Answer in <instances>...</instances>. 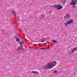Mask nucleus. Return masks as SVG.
I'll list each match as a JSON object with an SVG mask.
<instances>
[{"label":"nucleus","instance_id":"obj_1","mask_svg":"<svg viewBox=\"0 0 77 77\" xmlns=\"http://www.w3.org/2000/svg\"><path fill=\"white\" fill-rule=\"evenodd\" d=\"M56 63H57L56 61H53L51 63L47 64L46 66H44V68L45 69H50V68H53L54 66V65H55Z\"/></svg>","mask_w":77,"mask_h":77},{"label":"nucleus","instance_id":"obj_2","mask_svg":"<svg viewBox=\"0 0 77 77\" xmlns=\"http://www.w3.org/2000/svg\"><path fill=\"white\" fill-rule=\"evenodd\" d=\"M77 0H72L70 3V5H77Z\"/></svg>","mask_w":77,"mask_h":77},{"label":"nucleus","instance_id":"obj_3","mask_svg":"<svg viewBox=\"0 0 77 77\" xmlns=\"http://www.w3.org/2000/svg\"><path fill=\"white\" fill-rule=\"evenodd\" d=\"M77 51V48H74L73 49H72L71 51H70L69 52V54H73L75 51Z\"/></svg>","mask_w":77,"mask_h":77},{"label":"nucleus","instance_id":"obj_4","mask_svg":"<svg viewBox=\"0 0 77 77\" xmlns=\"http://www.w3.org/2000/svg\"><path fill=\"white\" fill-rule=\"evenodd\" d=\"M57 9L58 10H60L61 9H62L63 7L62 6H60L59 5H57L56 6Z\"/></svg>","mask_w":77,"mask_h":77},{"label":"nucleus","instance_id":"obj_5","mask_svg":"<svg viewBox=\"0 0 77 77\" xmlns=\"http://www.w3.org/2000/svg\"><path fill=\"white\" fill-rule=\"evenodd\" d=\"M11 14L13 15H16V12H15V11L14 10H13L12 11H11Z\"/></svg>","mask_w":77,"mask_h":77},{"label":"nucleus","instance_id":"obj_6","mask_svg":"<svg viewBox=\"0 0 77 77\" xmlns=\"http://www.w3.org/2000/svg\"><path fill=\"white\" fill-rule=\"evenodd\" d=\"M67 23L68 24H71V23H73V21L72 20H71L70 21H67Z\"/></svg>","mask_w":77,"mask_h":77},{"label":"nucleus","instance_id":"obj_7","mask_svg":"<svg viewBox=\"0 0 77 77\" xmlns=\"http://www.w3.org/2000/svg\"><path fill=\"white\" fill-rule=\"evenodd\" d=\"M64 18H69V15L68 14H67L66 15V16H64Z\"/></svg>","mask_w":77,"mask_h":77},{"label":"nucleus","instance_id":"obj_8","mask_svg":"<svg viewBox=\"0 0 77 77\" xmlns=\"http://www.w3.org/2000/svg\"><path fill=\"white\" fill-rule=\"evenodd\" d=\"M21 51V49L20 47L18 48L17 49V51Z\"/></svg>","mask_w":77,"mask_h":77},{"label":"nucleus","instance_id":"obj_9","mask_svg":"<svg viewBox=\"0 0 77 77\" xmlns=\"http://www.w3.org/2000/svg\"><path fill=\"white\" fill-rule=\"evenodd\" d=\"M62 2L63 4H65L66 2V0H62Z\"/></svg>","mask_w":77,"mask_h":77},{"label":"nucleus","instance_id":"obj_10","mask_svg":"<svg viewBox=\"0 0 77 77\" xmlns=\"http://www.w3.org/2000/svg\"><path fill=\"white\" fill-rule=\"evenodd\" d=\"M23 43H24V41L23 40L21 42H20V44L22 45H23Z\"/></svg>","mask_w":77,"mask_h":77},{"label":"nucleus","instance_id":"obj_11","mask_svg":"<svg viewBox=\"0 0 77 77\" xmlns=\"http://www.w3.org/2000/svg\"><path fill=\"white\" fill-rule=\"evenodd\" d=\"M52 42H54V43H56V40H54V39H53L52 40Z\"/></svg>","mask_w":77,"mask_h":77},{"label":"nucleus","instance_id":"obj_12","mask_svg":"<svg viewBox=\"0 0 77 77\" xmlns=\"http://www.w3.org/2000/svg\"><path fill=\"white\" fill-rule=\"evenodd\" d=\"M36 72H37L36 71H32V73H34V74H35V73H36Z\"/></svg>","mask_w":77,"mask_h":77},{"label":"nucleus","instance_id":"obj_13","mask_svg":"<svg viewBox=\"0 0 77 77\" xmlns=\"http://www.w3.org/2000/svg\"><path fill=\"white\" fill-rule=\"evenodd\" d=\"M16 41L17 42H19V41H20V39H19V38H17L16 39Z\"/></svg>","mask_w":77,"mask_h":77},{"label":"nucleus","instance_id":"obj_14","mask_svg":"<svg viewBox=\"0 0 77 77\" xmlns=\"http://www.w3.org/2000/svg\"><path fill=\"white\" fill-rule=\"evenodd\" d=\"M41 16H42V17H45V15L44 14H42Z\"/></svg>","mask_w":77,"mask_h":77},{"label":"nucleus","instance_id":"obj_15","mask_svg":"<svg viewBox=\"0 0 77 77\" xmlns=\"http://www.w3.org/2000/svg\"><path fill=\"white\" fill-rule=\"evenodd\" d=\"M68 23H64V24L65 25V26H67V25H68Z\"/></svg>","mask_w":77,"mask_h":77},{"label":"nucleus","instance_id":"obj_16","mask_svg":"<svg viewBox=\"0 0 77 77\" xmlns=\"http://www.w3.org/2000/svg\"><path fill=\"white\" fill-rule=\"evenodd\" d=\"M72 7L73 8H76V6L75 5H72Z\"/></svg>","mask_w":77,"mask_h":77},{"label":"nucleus","instance_id":"obj_17","mask_svg":"<svg viewBox=\"0 0 77 77\" xmlns=\"http://www.w3.org/2000/svg\"><path fill=\"white\" fill-rule=\"evenodd\" d=\"M44 49H45V48H41L40 49V50H44Z\"/></svg>","mask_w":77,"mask_h":77},{"label":"nucleus","instance_id":"obj_18","mask_svg":"<svg viewBox=\"0 0 77 77\" xmlns=\"http://www.w3.org/2000/svg\"><path fill=\"white\" fill-rule=\"evenodd\" d=\"M57 72V71H55L53 72V73H56Z\"/></svg>","mask_w":77,"mask_h":77},{"label":"nucleus","instance_id":"obj_19","mask_svg":"<svg viewBox=\"0 0 77 77\" xmlns=\"http://www.w3.org/2000/svg\"><path fill=\"white\" fill-rule=\"evenodd\" d=\"M41 42H45V40L41 41Z\"/></svg>","mask_w":77,"mask_h":77},{"label":"nucleus","instance_id":"obj_20","mask_svg":"<svg viewBox=\"0 0 77 77\" xmlns=\"http://www.w3.org/2000/svg\"><path fill=\"white\" fill-rule=\"evenodd\" d=\"M46 48L48 49V48H50V47H46Z\"/></svg>","mask_w":77,"mask_h":77},{"label":"nucleus","instance_id":"obj_21","mask_svg":"<svg viewBox=\"0 0 77 77\" xmlns=\"http://www.w3.org/2000/svg\"><path fill=\"white\" fill-rule=\"evenodd\" d=\"M16 38H17V37H16Z\"/></svg>","mask_w":77,"mask_h":77}]
</instances>
